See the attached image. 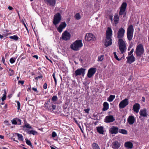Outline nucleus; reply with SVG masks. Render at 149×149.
<instances>
[{
    "instance_id": "8fccbe9b",
    "label": "nucleus",
    "mask_w": 149,
    "mask_h": 149,
    "mask_svg": "<svg viewBox=\"0 0 149 149\" xmlns=\"http://www.w3.org/2000/svg\"><path fill=\"white\" fill-rule=\"evenodd\" d=\"M12 123L13 124L16 125L17 124V121L13 119L12 121Z\"/></svg>"
},
{
    "instance_id": "6e6d98bb",
    "label": "nucleus",
    "mask_w": 149,
    "mask_h": 149,
    "mask_svg": "<svg viewBox=\"0 0 149 149\" xmlns=\"http://www.w3.org/2000/svg\"><path fill=\"white\" fill-rule=\"evenodd\" d=\"M52 109L53 110H54V109H55V108H56V105H52Z\"/></svg>"
},
{
    "instance_id": "423d86ee",
    "label": "nucleus",
    "mask_w": 149,
    "mask_h": 149,
    "mask_svg": "<svg viewBox=\"0 0 149 149\" xmlns=\"http://www.w3.org/2000/svg\"><path fill=\"white\" fill-rule=\"evenodd\" d=\"M71 35L67 31H65L62 34L61 38L63 40L67 41L70 39Z\"/></svg>"
},
{
    "instance_id": "7ed1b4c3",
    "label": "nucleus",
    "mask_w": 149,
    "mask_h": 149,
    "mask_svg": "<svg viewBox=\"0 0 149 149\" xmlns=\"http://www.w3.org/2000/svg\"><path fill=\"white\" fill-rule=\"evenodd\" d=\"M144 52V49L143 45L141 44H140L138 45L136 47L135 53L136 55L138 56H141Z\"/></svg>"
},
{
    "instance_id": "393cba45",
    "label": "nucleus",
    "mask_w": 149,
    "mask_h": 149,
    "mask_svg": "<svg viewBox=\"0 0 149 149\" xmlns=\"http://www.w3.org/2000/svg\"><path fill=\"white\" fill-rule=\"evenodd\" d=\"M134 28L132 25H130L127 29V33H133Z\"/></svg>"
},
{
    "instance_id": "473e14b6",
    "label": "nucleus",
    "mask_w": 149,
    "mask_h": 149,
    "mask_svg": "<svg viewBox=\"0 0 149 149\" xmlns=\"http://www.w3.org/2000/svg\"><path fill=\"white\" fill-rule=\"evenodd\" d=\"M10 39H13L15 40H18L19 38L16 35H14L12 36H10L9 37Z\"/></svg>"
},
{
    "instance_id": "79ce46f5",
    "label": "nucleus",
    "mask_w": 149,
    "mask_h": 149,
    "mask_svg": "<svg viewBox=\"0 0 149 149\" xmlns=\"http://www.w3.org/2000/svg\"><path fill=\"white\" fill-rule=\"evenodd\" d=\"M57 136V134L55 132H53L52 133V137L53 138L56 137Z\"/></svg>"
},
{
    "instance_id": "58836bf2",
    "label": "nucleus",
    "mask_w": 149,
    "mask_h": 149,
    "mask_svg": "<svg viewBox=\"0 0 149 149\" xmlns=\"http://www.w3.org/2000/svg\"><path fill=\"white\" fill-rule=\"evenodd\" d=\"M52 101L54 102L56 101L57 100V96L54 95V96L52 98Z\"/></svg>"
},
{
    "instance_id": "e433bc0d",
    "label": "nucleus",
    "mask_w": 149,
    "mask_h": 149,
    "mask_svg": "<svg viewBox=\"0 0 149 149\" xmlns=\"http://www.w3.org/2000/svg\"><path fill=\"white\" fill-rule=\"evenodd\" d=\"M104 55H102L100 56H99L98 57V61H102L104 59Z\"/></svg>"
},
{
    "instance_id": "864d4df0",
    "label": "nucleus",
    "mask_w": 149,
    "mask_h": 149,
    "mask_svg": "<svg viewBox=\"0 0 149 149\" xmlns=\"http://www.w3.org/2000/svg\"><path fill=\"white\" fill-rule=\"evenodd\" d=\"M24 81H18L19 83H20L22 85L24 84Z\"/></svg>"
},
{
    "instance_id": "f257e3e1",
    "label": "nucleus",
    "mask_w": 149,
    "mask_h": 149,
    "mask_svg": "<svg viewBox=\"0 0 149 149\" xmlns=\"http://www.w3.org/2000/svg\"><path fill=\"white\" fill-rule=\"evenodd\" d=\"M125 30L121 27L120 28L117 33V38L119 48L121 54L124 53L126 50V44L125 42L122 39L124 36Z\"/></svg>"
},
{
    "instance_id": "9b49d317",
    "label": "nucleus",
    "mask_w": 149,
    "mask_h": 149,
    "mask_svg": "<svg viewBox=\"0 0 149 149\" xmlns=\"http://www.w3.org/2000/svg\"><path fill=\"white\" fill-rule=\"evenodd\" d=\"M115 120L113 116L111 115L106 116L104 119V122L107 123L113 122Z\"/></svg>"
},
{
    "instance_id": "20e7f679",
    "label": "nucleus",
    "mask_w": 149,
    "mask_h": 149,
    "mask_svg": "<svg viewBox=\"0 0 149 149\" xmlns=\"http://www.w3.org/2000/svg\"><path fill=\"white\" fill-rule=\"evenodd\" d=\"M61 19V15L59 13H57L54 16L53 23L54 25H56L60 22Z\"/></svg>"
},
{
    "instance_id": "0eeeda50",
    "label": "nucleus",
    "mask_w": 149,
    "mask_h": 149,
    "mask_svg": "<svg viewBox=\"0 0 149 149\" xmlns=\"http://www.w3.org/2000/svg\"><path fill=\"white\" fill-rule=\"evenodd\" d=\"M86 69L83 68H81L79 69H78L75 71V77L81 75L82 76L84 77L85 74V71Z\"/></svg>"
},
{
    "instance_id": "de8ad7c7",
    "label": "nucleus",
    "mask_w": 149,
    "mask_h": 149,
    "mask_svg": "<svg viewBox=\"0 0 149 149\" xmlns=\"http://www.w3.org/2000/svg\"><path fill=\"white\" fill-rule=\"evenodd\" d=\"M17 124L18 125H20L21 124V120L20 119H18L17 120Z\"/></svg>"
},
{
    "instance_id": "412c9836",
    "label": "nucleus",
    "mask_w": 149,
    "mask_h": 149,
    "mask_svg": "<svg viewBox=\"0 0 149 149\" xmlns=\"http://www.w3.org/2000/svg\"><path fill=\"white\" fill-rule=\"evenodd\" d=\"M97 132L100 134H104V127L102 126H98L96 127Z\"/></svg>"
},
{
    "instance_id": "ddd939ff",
    "label": "nucleus",
    "mask_w": 149,
    "mask_h": 149,
    "mask_svg": "<svg viewBox=\"0 0 149 149\" xmlns=\"http://www.w3.org/2000/svg\"><path fill=\"white\" fill-rule=\"evenodd\" d=\"M109 133L111 134H116L118 132L119 129L118 127L113 126L109 129Z\"/></svg>"
},
{
    "instance_id": "774afa93",
    "label": "nucleus",
    "mask_w": 149,
    "mask_h": 149,
    "mask_svg": "<svg viewBox=\"0 0 149 149\" xmlns=\"http://www.w3.org/2000/svg\"><path fill=\"white\" fill-rule=\"evenodd\" d=\"M58 95H60L61 94V92L60 91H59L58 92Z\"/></svg>"
},
{
    "instance_id": "0e129e2a",
    "label": "nucleus",
    "mask_w": 149,
    "mask_h": 149,
    "mask_svg": "<svg viewBox=\"0 0 149 149\" xmlns=\"http://www.w3.org/2000/svg\"><path fill=\"white\" fill-rule=\"evenodd\" d=\"M79 61L80 63H81L82 62L83 60L81 58H80L79 59Z\"/></svg>"
},
{
    "instance_id": "6e6552de",
    "label": "nucleus",
    "mask_w": 149,
    "mask_h": 149,
    "mask_svg": "<svg viewBox=\"0 0 149 149\" xmlns=\"http://www.w3.org/2000/svg\"><path fill=\"white\" fill-rule=\"evenodd\" d=\"M129 102L128 99L126 98L122 101L119 104V107L120 109L124 108L128 105Z\"/></svg>"
},
{
    "instance_id": "f704fd0d",
    "label": "nucleus",
    "mask_w": 149,
    "mask_h": 149,
    "mask_svg": "<svg viewBox=\"0 0 149 149\" xmlns=\"http://www.w3.org/2000/svg\"><path fill=\"white\" fill-rule=\"evenodd\" d=\"M26 143L29 146H30L31 147H32V145L31 142L28 139H26Z\"/></svg>"
},
{
    "instance_id": "c85d7f7f",
    "label": "nucleus",
    "mask_w": 149,
    "mask_h": 149,
    "mask_svg": "<svg viewBox=\"0 0 149 149\" xmlns=\"http://www.w3.org/2000/svg\"><path fill=\"white\" fill-rule=\"evenodd\" d=\"M115 95H110L107 99V100L109 102H112L115 98Z\"/></svg>"
},
{
    "instance_id": "dca6fc26",
    "label": "nucleus",
    "mask_w": 149,
    "mask_h": 149,
    "mask_svg": "<svg viewBox=\"0 0 149 149\" xmlns=\"http://www.w3.org/2000/svg\"><path fill=\"white\" fill-rule=\"evenodd\" d=\"M111 146L114 149H118L120 146V144L118 141H115L112 143Z\"/></svg>"
},
{
    "instance_id": "5fc2aeb1",
    "label": "nucleus",
    "mask_w": 149,
    "mask_h": 149,
    "mask_svg": "<svg viewBox=\"0 0 149 149\" xmlns=\"http://www.w3.org/2000/svg\"><path fill=\"white\" fill-rule=\"evenodd\" d=\"M8 8L9 10H12L13 9V8L12 7L10 6H9L8 7Z\"/></svg>"
},
{
    "instance_id": "a18cd8bd",
    "label": "nucleus",
    "mask_w": 149,
    "mask_h": 149,
    "mask_svg": "<svg viewBox=\"0 0 149 149\" xmlns=\"http://www.w3.org/2000/svg\"><path fill=\"white\" fill-rule=\"evenodd\" d=\"M6 95H3V97L1 98V100L2 101H3L6 100Z\"/></svg>"
},
{
    "instance_id": "f03ea898",
    "label": "nucleus",
    "mask_w": 149,
    "mask_h": 149,
    "mask_svg": "<svg viewBox=\"0 0 149 149\" xmlns=\"http://www.w3.org/2000/svg\"><path fill=\"white\" fill-rule=\"evenodd\" d=\"M82 46L81 40H77L70 45V47L72 49L77 51L79 50Z\"/></svg>"
},
{
    "instance_id": "f8f14e48",
    "label": "nucleus",
    "mask_w": 149,
    "mask_h": 149,
    "mask_svg": "<svg viewBox=\"0 0 149 149\" xmlns=\"http://www.w3.org/2000/svg\"><path fill=\"white\" fill-rule=\"evenodd\" d=\"M86 40L90 41L94 40L95 38V37L92 33H87L86 34L85 38Z\"/></svg>"
},
{
    "instance_id": "bb28decb",
    "label": "nucleus",
    "mask_w": 149,
    "mask_h": 149,
    "mask_svg": "<svg viewBox=\"0 0 149 149\" xmlns=\"http://www.w3.org/2000/svg\"><path fill=\"white\" fill-rule=\"evenodd\" d=\"M27 132V133L29 134H32L33 135H35L37 134V132L33 130H28Z\"/></svg>"
},
{
    "instance_id": "9d476101",
    "label": "nucleus",
    "mask_w": 149,
    "mask_h": 149,
    "mask_svg": "<svg viewBox=\"0 0 149 149\" xmlns=\"http://www.w3.org/2000/svg\"><path fill=\"white\" fill-rule=\"evenodd\" d=\"M67 26V24L65 22H63L61 23L59 26L57 28V31L59 33H61Z\"/></svg>"
},
{
    "instance_id": "6ab92c4d",
    "label": "nucleus",
    "mask_w": 149,
    "mask_h": 149,
    "mask_svg": "<svg viewBox=\"0 0 149 149\" xmlns=\"http://www.w3.org/2000/svg\"><path fill=\"white\" fill-rule=\"evenodd\" d=\"M127 121L130 125L133 124L135 121L134 117L132 116H129L127 119Z\"/></svg>"
},
{
    "instance_id": "bf43d9fd",
    "label": "nucleus",
    "mask_w": 149,
    "mask_h": 149,
    "mask_svg": "<svg viewBox=\"0 0 149 149\" xmlns=\"http://www.w3.org/2000/svg\"><path fill=\"white\" fill-rule=\"evenodd\" d=\"M33 57L34 58H36L37 59H38V56L37 55H34Z\"/></svg>"
},
{
    "instance_id": "69168bd1",
    "label": "nucleus",
    "mask_w": 149,
    "mask_h": 149,
    "mask_svg": "<svg viewBox=\"0 0 149 149\" xmlns=\"http://www.w3.org/2000/svg\"><path fill=\"white\" fill-rule=\"evenodd\" d=\"M2 61L3 63H4L5 62V59L4 58H2Z\"/></svg>"
},
{
    "instance_id": "aec40b11",
    "label": "nucleus",
    "mask_w": 149,
    "mask_h": 149,
    "mask_svg": "<svg viewBox=\"0 0 149 149\" xmlns=\"http://www.w3.org/2000/svg\"><path fill=\"white\" fill-rule=\"evenodd\" d=\"M139 114L142 117H147L148 114L147 113V110L146 109H144L140 110L139 112Z\"/></svg>"
},
{
    "instance_id": "49530a36",
    "label": "nucleus",
    "mask_w": 149,
    "mask_h": 149,
    "mask_svg": "<svg viewBox=\"0 0 149 149\" xmlns=\"http://www.w3.org/2000/svg\"><path fill=\"white\" fill-rule=\"evenodd\" d=\"M43 77V76L42 75H40V76H38L37 77H36L35 78V80H38V79H42Z\"/></svg>"
},
{
    "instance_id": "b1692460",
    "label": "nucleus",
    "mask_w": 149,
    "mask_h": 149,
    "mask_svg": "<svg viewBox=\"0 0 149 149\" xmlns=\"http://www.w3.org/2000/svg\"><path fill=\"white\" fill-rule=\"evenodd\" d=\"M124 146L125 147L131 149L132 148L133 145L132 142L128 141L125 143Z\"/></svg>"
},
{
    "instance_id": "4be33fe9",
    "label": "nucleus",
    "mask_w": 149,
    "mask_h": 149,
    "mask_svg": "<svg viewBox=\"0 0 149 149\" xmlns=\"http://www.w3.org/2000/svg\"><path fill=\"white\" fill-rule=\"evenodd\" d=\"M49 100L47 102H46L44 104V107L49 111H51L52 110V108L51 106L49 104Z\"/></svg>"
},
{
    "instance_id": "5701e85b",
    "label": "nucleus",
    "mask_w": 149,
    "mask_h": 149,
    "mask_svg": "<svg viewBox=\"0 0 149 149\" xmlns=\"http://www.w3.org/2000/svg\"><path fill=\"white\" fill-rule=\"evenodd\" d=\"M46 1L48 4L52 6H54L56 4V0H46Z\"/></svg>"
},
{
    "instance_id": "4c0bfd02",
    "label": "nucleus",
    "mask_w": 149,
    "mask_h": 149,
    "mask_svg": "<svg viewBox=\"0 0 149 149\" xmlns=\"http://www.w3.org/2000/svg\"><path fill=\"white\" fill-rule=\"evenodd\" d=\"M55 72H54L52 74V76L53 77V78L54 79L55 83V85L56 86L57 84V80L56 79V78L55 76Z\"/></svg>"
},
{
    "instance_id": "2eb2a0df",
    "label": "nucleus",
    "mask_w": 149,
    "mask_h": 149,
    "mask_svg": "<svg viewBox=\"0 0 149 149\" xmlns=\"http://www.w3.org/2000/svg\"><path fill=\"white\" fill-rule=\"evenodd\" d=\"M127 59V63L129 64H131L135 61V58L133 54L131 56H128L126 57Z\"/></svg>"
},
{
    "instance_id": "7c9ffc66",
    "label": "nucleus",
    "mask_w": 149,
    "mask_h": 149,
    "mask_svg": "<svg viewBox=\"0 0 149 149\" xmlns=\"http://www.w3.org/2000/svg\"><path fill=\"white\" fill-rule=\"evenodd\" d=\"M118 132L120 133L124 134H127V131L125 129H120L119 130Z\"/></svg>"
},
{
    "instance_id": "052dcab7",
    "label": "nucleus",
    "mask_w": 149,
    "mask_h": 149,
    "mask_svg": "<svg viewBox=\"0 0 149 149\" xmlns=\"http://www.w3.org/2000/svg\"><path fill=\"white\" fill-rule=\"evenodd\" d=\"M142 101L143 102H144L145 101V98H144V97H142Z\"/></svg>"
},
{
    "instance_id": "f3484780",
    "label": "nucleus",
    "mask_w": 149,
    "mask_h": 149,
    "mask_svg": "<svg viewBox=\"0 0 149 149\" xmlns=\"http://www.w3.org/2000/svg\"><path fill=\"white\" fill-rule=\"evenodd\" d=\"M112 32L110 27H108L106 32V37L112 38Z\"/></svg>"
},
{
    "instance_id": "c9c22d12",
    "label": "nucleus",
    "mask_w": 149,
    "mask_h": 149,
    "mask_svg": "<svg viewBox=\"0 0 149 149\" xmlns=\"http://www.w3.org/2000/svg\"><path fill=\"white\" fill-rule=\"evenodd\" d=\"M74 17L77 20H79L81 18L80 15L79 13H76L75 14Z\"/></svg>"
},
{
    "instance_id": "338daca9",
    "label": "nucleus",
    "mask_w": 149,
    "mask_h": 149,
    "mask_svg": "<svg viewBox=\"0 0 149 149\" xmlns=\"http://www.w3.org/2000/svg\"><path fill=\"white\" fill-rule=\"evenodd\" d=\"M3 37V36L1 35H0V38L1 39H2Z\"/></svg>"
},
{
    "instance_id": "c756f323",
    "label": "nucleus",
    "mask_w": 149,
    "mask_h": 149,
    "mask_svg": "<svg viewBox=\"0 0 149 149\" xmlns=\"http://www.w3.org/2000/svg\"><path fill=\"white\" fill-rule=\"evenodd\" d=\"M133 33H127V38L129 41H131L132 40L133 36Z\"/></svg>"
},
{
    "instance_id": "c03bdc74",
    "label": "nucleus",
    "mask_w": 149,
    "mask_h": 149,
    "mask_svg": "<svg viewBox=\"0 0 149 149\" xmlns=\"http://www.w3.org/2000/svg\"><path fill=\"white\" fill-rule=\"evenodd\" d=\"M10 61L11 63H13L15 62V60L14 58H11L10 59Z\"/></svg>"
},
{
    "instance_id": "3c124183",
    "label": "nucleus",
    "mask_w": 149,
    "mask_h": 149,
    "mask_svg": "<svg viewBox=\"0 0 149 149\" xmlns=\"http://www.w3.org/2000/svg\"><path fill=\"white\" fill-rule=\"evenodd\" d=\"M43 88L44 89H46L47 88V85L46 83H45L43 86Z\"/></svg>"
},
{
    "instance_id": "603ef678",
    "label": "nucleus",
    "mask_w": 149,
    "mask_h": 149,
    "mask_svg": "<svg viewBox=\"0 0 149 149\" xmlns=\"http://www.w3.org/2000/svg\"><path fill=\"white\" fill-rule=\"evenodd\" d=\"M90 110L89 109H84V111H85V112L86 113H89V111Z\"/></svg>"
},
{
    "instance_id": "cd10ccee",
    "label": "nucleus",
    "mask_w": 149,
    "mask_h": 149,
    "mask_svg": "<svg viewBox=\"0 0 149 149\" xmlns=\"http://www.w3.org/2000/svg\"><path fill=\"white\" fill-rule=\"evenodd\" d=\"M119 18V16L118 15H114L113 20L116 24H117L118 23Z\"/></svg>"
},
{
    "instance_id": "a19ab883",
    "label": "nucleus",
    "mask_w": 149,
    "mask_h": 149,
    "mask_svg": "<svg viewBox=\"0 0 149 149\" xmlns=\"http://www.w3.org/2000/svg\"><path fill=\"white\" fill-rule=\"evenodd\" d=\"M16 102L17 103V106H18L17 107V109L18 110H19L20 109V103L18 101H16Z\"/></svg>"
},
{
    "instance_id": "4d7b16f0",
    "label": "nucleus",
    "mask_w": 149,
    "mask_h": 149,
    "mask_svg": "<svg viewBox=\"0 0 149 149\" xmlns=\"http://www.w3.org/2000/svg\"><path fill=\"white\" fill-rule=\"evenodd\" d=\"M32 90L34 91H35L36 92H38V91L37 90V88H32Z\"/></svg>"
},
{
    "instance_id": "72a5a7b5",
    "label": "nucleus",
    "mask_w": 149,
    "mask_h": 149,
    "mask_svg": "<svg viewBox=\"0 0 149 149\" xmlns=\"http://www.w3.org/2000/svg\"><path fill=\"white\" fill-rule=\"evenodd\" d=\"M17 136L18 138V139L21 140V141H23V136L22 134H20L18 133H16Z\"/></svg>"
},
{
    "instance_id": "1a4fd4ad",
    "label": "nucleus",
    "mask_w": 149,
    "mask_h": 149,
    "mask_svg": "<svg viewBox=\"0 0 149 149\" xmlns=\"http://www.w3.org/2000/svg\"><path fill=\"white\" fill-rule=\"evenodd\" d=\"M96 71V68H91L88 71L87 76L89 78L92 77L95 74Z\"/></svg>"
},
{
    "instance_id": "37998d69",
    "label": "nucleus",
    "mask_w": 149,
    "mask_h": 149,
    "mask_svg": "<svg viewBox=\"0 0 149 149\" xmlns=\"http://www.w3.org/2000/svg\"><path fill=\"white\" fill-rule=\"evenodd\" d=\"M134 49H132L131 50L130 52H129L128 53V56H131V55L133 53V52H134Z\"/></svg>"
},
{
    "instance_id": "39448f33",
    "label": "nucleus",
    "mask_w": 149,
    "mask_h": 149,
    "mask_svg": "<svg viewBox=\"0 0 149 149\" xmlns=\"http://www.w3.org/2000/svg\"><path fill=\"white\" fill-rule=\"evenodd\" d=\"M127 6V3L126 2L123 3L120 8V10L119 11V14L120 15H121L125 14L124 16L126 15V9Z\"/></svg>"
},
{
    "instance_id": "ea45409f",
    "label": "nucleus",
    "mask_w": 149,
    "mask_h": 149,
    "mask_svg": "<svg viewBox=\"0 0 149 149\" xmlns=\"http://www.w3.org/2000/svg\"><path fill=\"white\" fill-rule=\"evenodd\" d=\"M24 127H26L29 129H31L32 127L30 125L28 124H25L24 126Z\"/></svg>"
},
{
    "instance_id": "4468645a",
    "label": "nucleus",
    "mask_w": 149,
    "mask_h": 149,
    "mask_svg": "<svg viewBox=\"0 0 149 149\" xmlns=\"http://www.w3.org/2000/svg\"><path fill=\"white\" fill-rule=\"evenodd\" d=\"M105 46L107 47L111 45L112 44V39L111 38L106 37L105 40L104 41Z\"/></svg>"
},
{
    "instance_id": "09e8293b",
    "label": "nucleus",
    "mask_w": 149,
    "mask_h": 149,
    "mask_svg": "<svg viewBox=\"0 0 149 149\" xmlns=\"http://www.w3.org/2000/svg\"><path fill=\"white\" fill-rule=\"evenodd\" d=\"M114 56L115 58L118 61H120L121 59V58H119L116 54H115V55Z\"/></svg>"
},
{
    "instance_id": "a878e982",
    "label": "nucleus",
    "mask_w": 149,
    "mask_h": 149,
    "mask_svg": "<svg viewBox=\"0 0 149 149\" xmlns=\"http://www.w3.org/2000/svg\"><path fill=\"white\" fill-rule=\"evenodd\" d=\"M103 108L102 110L104 111L107 110L109 107V104L107 102H104L103 103Z\"/></svg>"
},
{
    "instance_id": "e2e57ef3",
    "label": "nucleus",
    "mask_w": 149,
    "mask_h": 149,
    "mask_svg": "<svg viewBox=\"0 0 149 149\" xmlns=\"http://www.w3.org/2000/svg\"><path fill=\"white\" fill-rule=\"evenodd\" d=\"M3 138H4V136L1 135H0V138H1V139H3Z\"/></svg>"
},
{
    "instance_id": "680f3d73",
    "label": "nucleus",
    "mask_w": 149,
    "mask_h": 149,
    "mask_svg": "<svg viewBox=\"0 0 149 149\" xmlns=\"http://www.w3.org/2000/svg\"><path fill=\"white\" fill-rule=\"evenodd\" d=\"M74 120L75 121V123L78 125H79V124L78 123V122H77V120H76V119H75V118H74Z\"/></svg>"
},
{
    "instance_id": "13d9d810",
    "label": "nucleus",
    "mask_w": 149,
    "mask_h": 149,
    "mask_svg": "<svg viewBox=\"0 0 149 149\" xmlns=\"http://www.w3.org/2000/svg\"><path fill=\"white\" fill-rule=\"evenodd\" d=\"M109 19L111 20V21H113V16L111 15L109 16Z\"/></svg>"
},
{
    "instance_id": "2f4dec72",
    "label": "nucleus",
    "mask_w": 149,
    "mask_h": 149,
    "mask_svg": "<svg viewBox=\"0 0 149 149\" xmlns=\"http://www.w3.org/2000/svg\"><path fill=\"white\" fill-rule=\"evenodd\" d=\"M92 146L93 149H100L97 144L95 143H93Z\"/></svg>"
},
{
    "instance_id": "a211bd4d",
    "label": "nucleus",
    "mask_w": 149,
    "mask_h": 149,
    "mask_svg": "<svg viewBox=\"0 0 149 149\" xmlns=\"http://www.w3.org/2000/svg\"><path fill=\"white\" fill-rule=\"evenodd\" d=\"M140 108V105L139 103L135 104L133 106V111L136 113H138L139 112Z\"/></svg>"
}]
</instances>
